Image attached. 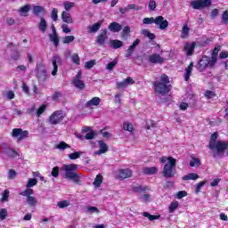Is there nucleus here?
<instances>
[{
    "label": "nucleus",
    "instance_id": "3c124183",
    "mask_svg": "<svg viewBox=\"0 0 228 228\" xmlns=\"http://www.w3.org/2000/svg\"><path fill=\"white\" fill-rule=\"evenodd\" d=\"M156 22V18L151 17V18H144L142 20L143 24H155Z\"/></svg>",
    "mask_w": 228,
    "mask_h": 228
},
{
    "label": "nucleus",
    "instance_id": "603ef678",
    "mask_svg": "<svg viewBox=\"0 0 228 228\" xmlns=\"http://www.w3.org/2000/svg\"><path fill=\"white\" fill-rule=\"evenodd\" d=\"M71 60L76 65H79V63H81V60L79 59V55L77 53H74L71 56Z\"/></svg>",
    "mask_w": 228,
    "mask_h": 228
},
{
    "label": "nucleus",
    "instance_id": "c9c22d12",
    "mask_svg": "<svg viewBox=\"0 0 228 228\" xmlns=\"http://www.w3.org/2000/svg\"><path fill=\"white\" fill-rule=\"evenodd\" d=\"M20 195L22 197H31V195H35V191L31 188H27L25 191L20 192Z\"/></svg>",
    "mask_w": 228,
    "mask_h": 228
},
{
    "label": "nucleus",
    "instance_id": "f03ea898",
    "mask_svg": "<svg viewBox=\"0 0 228 228\" xmlns=\"http://www.w3.org/2000/svg\"><path fill=\"white\" fill-rule=\"evenodd\" d=\"M78 166L77 164L63 165L61 171L64 179L73 181V183H79V175L77 174Z\"/></svg>",
    "mask_w": 228,
    "mask_h": 228
},
{
    "label": "nucleus",
    "instance_id": "0eeeda50",
    "mask_svg": "<svg viewBox=\"0 0 228 228\" xmlns=\"http://www.w3.org/2000/svg\"><path fill=\"white\" fill-rule=\"evenodd\" d=\"M82 76L83 73L79 70L72 81L73 86L78 90H85L86 85L85 82L81 80Z\"/></svg>",
    "mask_w": 228,
    "mask_h": 228
},
{
    "label": "nucleus",
    "instance_id": "412c9836",
    "mask_svg": "<svg viewBox=\"0 0 228 228\" xmlns=\"http://www.w3.org/2000/svg\"><path fill=\"white\" fill-rule=\"evenodd\" d=\"M110 31H112L113 33H118L119 31H122V25L118 22H112L109 25Z\"/></svg>",
    "mask_w": 228,
    "mask_h": 228
},
{
    "label": "nucleus",
    "instance_id": "39448f33",
    "mask_svg": "<svg viewBox=\"0 0 228 228\" xmlns=\"http://www.w3.org/2000/svg\"><path fill=\"white\" fill-rule=\"evenodd\" d=\"M65 111L56 110L50 116L48 122L52 126H58V124H61V122H63V118H65Z\"/></svg>",
    "mask_w": 228,
    "mask_h": 228
},
{
    "label": "nucleus",
    "instance_id": "393cba45",
    "mask_svg": "<svg viewBox=\"0 0 228 228\" xmlns=\"http://www.w3.org/2000/svg\"><path fill=\"white\" fill-rule=\"evenodd\" d=\"M193 70V62H191L187 68H185L184 80L190 81L191 71Z\"/></svg>",
    "mask_w": 228,
    "mask_h": 228
},
{
    "label": "nucleus",
    "instance_id": "4d7b16f0",
    "mask_svg": "<svg viewBox=\"0 0 228 228\" xmlns=\"http://www.w3.org/2000/svg\"><path fill=\"white\" fill-rule=\"evenodd\" d=\"M124 131H128L129 133L133 132V124L131 123H125L123 125Z\"/></svg>",
    "mask_w": 228,
    "mask_h": 228
},
{
    "label": "nucleus",
    "instance_id": "bb28decb",
    "mask_svg": "<svg viewBox=\"0 0 228 228\" xmlns=\"http://www.w3.org/2000/svg\"><path fill=\"white\" fill-rule=\"evenodd\" d=\"M142 172L146 175H154V174H158V167H144L142 169Z\"/></svg>",
    "mask_w": 228,
    "mask_h": 228
},
{
    "label": "nucleus",
    "instance_id": "423d86ee",
    "mask_svg": "<svg viewBox=\"0 0 228 228\" xmlns=\"http://www.w3.org/2000/svg\"><path fill=\"white\" fill-rule=\"evenodd\" d=\"M148 61L152 65H163L165 63V58L159 55V53H153L149 55Z\"/></svg>",
    "mask_w": 228,
    "mask_h": 228
},
{
    "label": "nucleus",
    "instance_id": "a19ab883",
    "mask_svg": "<svg viewBox=\"0 0 228 228\" xmlns=\"http://www.w3.org/2000/svg\"><path fill=\"white\" fill-rule=\"evenodd\" d=\"M37 184H38V181L35 178H30L26 184V188H33V186H37Z\"/></svg>",
    "mask_w": 228,
    "mask_h": 228
},
{
    "label": "nucleus",
    "instance_id": "aec40b11",
    "mask_svg": "<svg viewBox=\"0 0 228 228\" xmlns=\"http://www.w3.org/2000/svg\"><path fill=\"white\" fill-rule=\"evenodd\" d=\"M98 143L100 151H96L95 154H106V152H108V144H106L103 141H99Z\"/></svg>",
    "mask_w": 228,
    "mask_h": 228
},
{
    "label": "nucleus",
    "instance_id": "69168bd1",
    "mask_svg": "<svg viewBox=\"0 0 228 228\" xmlns=\"http://www.w3.org/2000/svg\"><path fill=\"white\" fill-rule=\"evenodd\" d=\"M86 211L89 213H96L97 215L101 212L97 207H89Z\"/></svg>",
    "mask_w": 228,
    "mask_h": 228
},
{
    "label": "nucleus",
    "instance_id": "338daca9",
    "mask_svg": "<svg viewBox=\"0 0 228 228\" xmlns=\"http://www.w3.org/2000/svg\"><path fill=\"white\" fill-rule=\"evenodd\" d=\"M94 65H95V61H89L86 62L85 67L86 69H87V70H90V69H92Z\"/></svg>",
    "mask_w": 228,
    "mask_h": 228
},
{
    "label": "nucleus",
    "instance_id": "37998d69",
    "mask_svg": "<svg viewBox=\"0 0 228 228\" xmlns=\"http://www.w3.org/2000/svg\"><path fill=\"white\" fill-rule=\"evenodd\" d=\"M101 184H102V175H97L96 178L94 182V185L97 186L99 188V186H101Z\"/></svg>",
    "mask_w": 228,
    "mask_h": 228
},
{
    "label": "nucleus",
    "instance_id": "2eb2a0df",
    "mask_svg": "<svg viewBox=\"0 0 228 228\" xmlns=\"http://www.w3.org/2000/svg\"><path fill=\"white\" fill-rule=\"evenodd\" d=\"M106 40H108V30L102 29L100 35L96 37V42L99 45H104Z\"/></svg>",
    "mask_w": 228,
    "mask_h": 228
},
{
    "label": "nucleus",
    "instance_id": "4be33fe9",
    "mask_svg": "<svg viewBox=\"0 0 228 228\" xmlns=\"http://www.w3.org/2000/svg\"><path fill=\"white\" fill-rule=\"evenodd\" d=\"M31 10L30 4H26L19 9V13L20 17H28V12Z\"/></svg>",
    "mask_w": 228,
    "mask_h": 228
},
{
    "label": "nucleus",
    "instance_id": "c03bdc74",
    "mask_svg": "<svg viewBox=\"0 0 228 228\" xmlns=\"http://www.w3.org/2000/svg\"><path fill=\"white\" fill-rule=\"evenodd\" d=\"M11 60H12L13 61H17L19 60H20V52L19 51H15L11 54Z\"/></svg>",
    "mask_w": 228,
    "mask_h": 228
},
{
    "label": "nucleus",
    "instance_id": "9d476101",
    "mask_svg": "<svg viewBox=\"0 0 228 228\" xmlns=\"http://www.w3.org/2000/svg\"><path fill=\"white\" fill-rule=\"evenodd\" d=\"M208 65H209V57L205 55L201 58V60L199 61L196 66V69H198L200 72H204V70L208 69Z\"/></svg>",
    "mask_w": 228,
    "mask_h": 228
},
{
    "label": "nucleus",
    "instance_id": "dca6fc26",
    "mask_svg": "<svg viewBox=\"0 0 228 228\" xmlns=\"http://www.w3.org/2000/svg\"><path fill=\"white\" fill-rule=\"evenodd\" d=\"M37 76L40 81H46L47 80V70H45L44 67L39 66L37 69Z\"/></svg>",
    "mask_w": 228,
    "mask_h": 228
},
{
    "label": "nucleus",
    "instance_id": "f704fd0d",
    "mask_svg": "<svg viewBox=\"0 0 228 228\" xmlns=\"http://www.w3.org/2000/svg\"><path fill=\"white\" fill-rule=\"evenodd\" d=\"M4 154L9 156V158H17V156H19V153H17V151H15V150H12L11 148H6L4 150Z\"/></svg>",
    "mask_w": 228,
    "mask_h": 228
},
{
    "label": "nucleus",
    "instance_id": "8fccbe9b",
    "mask_svg": "<svg viewBox=\"0 0 228 228\" xmlns=\"http://www.w3.org/2000/svg\"><path fill=\"white\" fill-rule=\"evenodd\" d=\"M216 61H217V56L212 55L211 59L209 58V67L211 69H213V67H215V65H216Z\"/></svg>",
    "mask_w": 228,
    "mask_h": 228
},
{
    "label": "nucleus",
    "instance_id": "864d4df0",
    "mask_svg": "<svg viewBox=\"0 0 228 228\" xmlns=\"http://www.w3.org/2000/svg\"><path fill=\"white\" fill-rule=\"evenodd\" d=\"M8 216V210L6 208H2L0 210V220H5Z\"/></svg>",
    "mask_w": 228,
    "mask_h": 228
},
{
    "label": "nucleus",
    "instance_id": "5fc2aeb1",
    "mask_svg": "<svg viewBox=\"0 0 228 228\" xmlns=\"http://www.w3.org/2000/svg\"><path fill=\"white\" fill-rule=\"evenodd\" d=\"M8 197H10V191L4 190L2 193V202H6V200H8Z\"/></svg>",
    "mask_w": 228,
    "mask_h": 228
},
{
    "label": "nucleus",
    "instance_id": "c85d7f7f",
    "mask_svg": "<svg viewBox=\"0 0 228 228\" xmlns=\"http://www.w3.org/2000/svg\"><path fill=\"white\" fill-rule=\"evenodd\" d=\"M38 28L42 33H45V31H47V21H45V18L41 17Z\"/></svg>",
    "mask_w": 228,
    "mask_h": 228
},
{
    "label": "nucleus",
    "instance_id": "6ab92c4d",
    "mask_svg": "<svg viewBox=\"0 0 228 228\" xmlns=\"http://www.w3.org/2000/svg\"><path fill=\"white\" fill-rule=\"evenodd\" d=\"M61 19L63 22H66V24H74V20L72 19L69 12L63 11L61 12Z\"/></svg>",
    "mask_w": 228,
    "mask_h": 228
},
{
    "label": "nucleus",
    "instance_id": "6e6552de",
    "mask_svg": "<svg viewBox=\"0 0 228 228\" xmlns=\"http://www.w3.org/2000/svg\"><path fill=\"white\" fill-rule=\"evenodd\" d=\"M28 134L29 132H28V130L23 131L21 128H14L12 129V136L13 138H18L20 142L21 140H24V138H28Z\"/></svg>",
    "mask_w": 228,
    "mask_h": 228
},
{
    "label": "nucleus",
    "instance_id": "0e129e2a",
    "mask_svg": "<svg viewBox=\"0 0 228 228\" xmlns=\"http://www.w3.org/2000/svg\"><path fill=\"white\" fill-rule=\"evenodd\" d=\"M52 175H53V177H58V175H60V167H54L52 169Z\"/></svg>",
    "mask_w": 228,
    "mask_h": 228
},
{
    "label": "nucleus",
    "instance_id": "49530a36",
    "mask_svg": "<svg viewBox=\"0 0 228 228\" xmlns=\"http://www.w3.org/2000/svg\"><path fill=\"white\" fill-rule=\"evenodd\" d=\"M81 154H83V151H76L71 154H69V159H77L81 157Z\"/></svg>",
    "mask_w": 228,
    "mask_h": 228
},
{
    "label": "nucleus",
    "instance_id": "f3484780",
    "mask_svg": "<svg viewBox=\"0 0 228 228\" xmlns=\"http://www.w3.org/2000/svg\"><path fill=\"white\" fill-rule=\"evenodd\" d=\"M129 85H134V80L131 77H126L122 82L117 83L118 88H127V86H129Z\"/></svg>",
    "mask_w": 228,
    "mask_h": 228
},
{
    "label": "nucleus",
    "instance_id": "e2e57ef3",
    "mask_svg": "<svg viewBox=\"0 0 228 228\" xmlns=\"http://www.w3.org/2000/svg\"><path fill=\"white\" fill-rule=\"evenodd\" d=\"M9 179H15L17 177V172L14 169H10L8 172Z\"/></svg>",
    "mask_w": 228,
    "mask_h": 228
},
{
    "label": "nucleus",
    "instance_id": "a878e982",
    "mask_svg": "<svg viewBox=\"0 0 228 228\" xmlns=\"http://www.w3.org/2000/svg\"><path fill=\"white\" fill-rule=\"evenodd\" d=\"M99 104H101V98L94 97L86 103V107L90 108V106H99Z\"/></svg>",
    "mask_w": 228,
    "mask_h": 228
},
{
    "label": "nucleus",
    "instance_id": "1a4fd4ad",
    "mask_svg": "<svg viewBox=\"0 0 228 228\" xmlns=\"http://www.w3.org/2000/svg\"><path fill=\"white\" fill-rule=\"evenodd\" d=\"M192 8L194 10H202V8H206L211 5V0H198L191 3Z\"/></svg>",
    "mask_w": 228,
    "mask_h": 228
},
{
    "label": "nucleus",
    "instance_id": "ea45409f",
    "mask_svg": "<svg viewBox=\"0 0 228 228\" xmlns=\"http://www.w3.org/2000/svg\"><path fill=\"white\" fill-rule=\"evenodd\" d=\"M69 206H70V201L69 200H62L57 203V208H59L60 209H63L64 208H69Z\"/></svg>",
    "mask_w": 228,
    "mask_h": 228
},
{
    "label": "nucleus",
    "instance_id": "f257e3e1",
    "mask_svg": "<svg viewBox=\"0 0 228 228\" xmlns=\"http://www.w3.org/2000/svg\"><path fill=\"white\" fill-rule=\"evenodd\" d=\"M218 134L214 133L211 134L208 148L213 151V158L224 156V152L228 149V142L225 141H216Z\"/></svg>",
    "mask_w": 228,
    "mask_h": 228
},
{
    "label": "nucleus",
    "instance_id": "13d9d810",
    "mask_svg": "<svg viewBox=\"0 0 228 228\" xmlns=\"http://www.w3.org/2000/svg\"><path fill=\"white\" fill-rule=\"evenodd\" d=\"M140 42H141L140 38H137L136 40H134L133 42V44L128 48L134 51L136 49V47H138V45H140Z\"/></svg>",
    "mask_w": 228,
    "mask_h": 228
},
{
    "label": "nucleus",
    "instance_id": "e433bc0d",
    "mask_svg": "<svg viewBox=\"0 0 228 228\" xmlns=\"http://www.w3.org/2000/svg\"><path fill=\"white\" fill-rule=\"evenodd\" d=\"M142 216H145V218H148V220H159V218L161 217V216H156V215H151L149 212H143Z\"/></svg>",
    "mask_w": 228,
    "mask_h": 228
},
{
    "label": "nucleus",
    "instance_id": "4468645a",
    "mask_svg": "<svg viewBox=\"0 0 228 228\" xmlns=\"http://www.w3.org/2000/svg\"><path fill=\"white\" fill-rule=\"evenodd\" d=\"M195 45H197L196 42L185 43L183 51L186 56H193V53H195Z\"/></svg>",
    "mask_w": 228,
    "mask_h": 228
},
{
    "label": "nucleus",
    "instance_id": "a211bd4d",
    "mask_svg": "<svg viewBox=\"0 0 228 228\" xmlns=\"http://www.w3.org/2000/svg\"><path fill=\"white\" fill-rule=\"evenodd\" d=\"M132 176H133V171L129 168L118 170L119 179H128V177H132Z\"/></svg>",
    "mask_w": 228,
    "mask_h": 228
},
{
    "label": "nucleus",
    "instance_id": "473e14b6",
    "mask_svg": "<svg viewBox=\"0 0 228 228\" xmlns=\"http://www.w3.org/2000/svg\"><path fill=\"white\" fill-rule=\"evenodd\" d=\"M182 179L183 181H197V179H199V175L195 173H191L183 176Z\"/></svg>",
    "mask_w": 228,
    "mask_h": 228
},
{
    "label": "nucleus",
    "instance_id": "ddd939ff",
    "mask_svg": "<svg viewBox=\"0 0 228 228\" xmlns=\"http://www.w3.org/2000/svg\"><path fill=\"white\" fill-rule=\"evenodd\" d=\"M51 61H52V65L53 67V69L52 71V76H56L58 72V65H61V59L60 58V55H53Z\"/></svg>",
    "mask_w": 228,
    "mask_h": 228
},
{
    "label": "nucleus",
    "instance_id": "a18cd8bd",
    "mask_svg": "<svg viewBox=\"0 0 228 228\" xmlns=\"http://www.w3.org/2000/svg\"><path fill=\"white\" fill-rule=\"evenodd\" d=\"M118 63V61L117 60H114L113 61L109 62L106 66L107 70H113V69L117 67Z\"/></svg>",
    "mask_w": 228,
    "mask_h": 228
},
{
    "label": "nucleus",
    "instance_id": "052dcab7",
    "mask_svg": "<svg viewBox=\"0 0 228 228\" xmlns=\"http://www.w3.org/2000/svg\"><path fill=\"white\" fill-rule=\"evenodd\" d=\"M156 1L154 0H151L149 2V4H148V8L150 10V12H154V10H156Z\"/></svg>",
    "mask_w": 228,
    "mask_h": 228
},
{
    "label": "nucleus",
    "instance_id": "c756f323",
    "mask_svg": "<svg viewBox=\"0 0 228 228\" xmlns=\"http://www.w3.org/2000/svg\"><path fill=\"white\" fill-rule=\"evenodd\" d=\"M102 25V21H98L94 23L93 26H89L88 28L89 33H97L98 29H101Z\"/></svg>",
    "mask_w": 228,
    "mask_h": 228
},
{
    "label": "nucleus",
    "instance_id": "5701e85b",
    "mask_svg": "<svg viewBox=\"0 0 228 228\" xmlns=\"http://www.w3.org/2000/svg\"><path fill=\"white\" fill-rule=\"evenodd\" d=\"M33 13L36 15V17H40V13L45 15V9L40 5H35L33 7Z\"/></svg>",
    "mask_w": 228,
    "mask_h": 228
},
{
    "label": "nucleus",
    "instance_id": "79ce46f5",
    "mask_svg": "<svg viewBox=\"0 0 228 228\" xmlns=\"http://www.w3.org/2000/svg\"><path fill=\"white\" fill-rule=\"evenodd\" d=\"M74 40H76V37L74 36H66L65 37H63L62 43L63 44H72V42H74Z\"/></svg>",
    "mask_w": 228,
    "mask_h": 228
},
{
    "label": "nucleus",
    "instance_id": "cd10ccee",
    "mask_svg": "<svg viewBox=\"0 0 228 228\" xmlns=\"http://www.w3.org/2000/svg\"><path fill=\"white\" fill-rule=\"evenodd\" d=\"M200 159L191 156V159L189 162V167L199 168L200 167Z\"/></svg>",
    "mask_w": 228,
    "mask_h": 228
},
{
    "label": "nucleus",
    "instance_id": "20e7f679",
    "mask_svg": "<svg viewBox=\"0 0 228 228\" xmlns=\"http://www.w3.org/2000/svg\"><path fill=\"white\" fill-rule=\"evenodd\" d=\"M177 161L174 158H169V161L164 166L162 170V175L167 177V179H172L175 177V172L174 168H175Z\"/></svg>",
    "mask_w": 228,
    "mask_h": 228
},
{
    "label": "nucleus",
    "instance_id": "9b49d317",
    "mask_svg": "<svg viewBox=\"0 0 228 228\" xmlns=\"http://www.w3.org/2000/svg\"><path fill=\"white\" fill-rule=\"evenodd\" d=\"M130 10H135L136 12H140V10H143V7L142 5H136L134 4H127L126 7H119V12L122 13V15H125V13H127Z\"/></svg>",
    "mask_w": 228,
    "mask_h": 228
},
{
    "label": "nucleus",
    "instance_id": "680f3d73",
    "mask_svg": "<svg viewBox=\"0 0 228 228\" xmlns=\"http://www.w3.org/2000/svg\"><path fill=\"white\" fill-rule=\"evenodd\" d=\"M221 22L223 24H228V11H225L223 13Z\"/></svg>",
    "mask_w": 228,
    "mask_h": 228
},
{
    "label": "nucleus",
    "instance_id": "b1692460",
    "mask_svg": "<svg viewBox=\"0 0 228 228\" xmlns=\"http://www.w3.org/2000/svg\"><path fill=\"white\" fill-rule=\"evenodd\" d=\"M110 45L112 49H120V47L124 46V42L118 39L110 40Z\"/></svg>",
    "mask_w": 228,
    "mask_h": 228
},
{
    "label": "nucleus",
    "instance_id": "de8ad7c7",
    "mask_svg": "<svg viewBox=\"0 0 228 228\" xmlns=\"http://www.w3.org/2000/svg\"><path fill=\"white\" fill-rule=\"evenodd\" d=\"M64 8L66 10V12H69V10L71 8H74V6H76V4L72 3V2H64Z\"/></svg>",
    "mask_w": 228,
    "mask_h": 228
},
{
    "label": "nucleus",
    "instance_id": "58836bf2",
    "mask_svg": "<svg viewBox=\"0 0 228 228\" xmlns=\"http://www.w3.org/2000/svg\"><path fill=\"white\" fill-rule=\"evenodd\" d=\"M179 208V202L178 201H172L168 207V212L169 213H174L175 209Z\"/></svg>",
    "mask_w": 228,
    "mask_h": 228
},
{
    "label": "nucleus",
    "instance_id": "bf43d9fd",
    "mask_svg": "<svg viewBox=\"0 0 228 228\" xmlns=\"http://www.w3.org/2000/svg\"><path fill=\"white\" fill-rule=\"evenodd\" d=\"M208 183L207 181H201L200 183L196 184V193L200 192V190H202L203 186Z\"/></svg>",
    "mask_w": 228,
    "mask_h": 228
},
{
    "label": "nucleus",
    "instance_id": "72a5a7b5",
    "mask_svg": "<svg viewBox=\"0 0 228 228\" xmlns=\"http://www.w3.org/2000/svg\"><path fill=\"white\" fill-rule=\"evenodd\" d=\"M26 204H28V206H30V208H35V206H37V204H38V201H37V198L30 196V197L27 198Z\"/></svg>",
    "mask_w": 228,
    "mask_h": 228
},
{
    "label": "nucleus",
    "instance_id": "09e8293b",
    "mask_svg": "<svg viewBox=\"0 0 228 228\" xmlns=\"http://www.w3.org/2000/svg\"><path fill=\"white\" fill-rule=\"evenodd\" d=\"M130 33H131V28L129 26H126L123 28L121 36L123 38H126V37H127V35H129Z\"/></svg>",
    "mask_w": 228,
    "mask_h": 228
},
{
    "label": "nucleus",
    "instance_id": "774afa93",
    "mask_svg": "<svg viewBox=\"0 0 228 228\" xmlns=\"http://www.w3.org/2000/svg\"><path fill=\"white\" fill-rule=\"evenodd\" d=\"M44 111H45V105H42L38 108V110H37V117H40V115H42Z\"/></svg>",
    "mask_w": 228,
    "mask_h": 228
},
{
    "label": "nucleus",
    "instance_id": "7c9ffc66",
    "mask_svg": "<svg viewBox=\"0 0 228 228\" xmlns=\"http://www.w3.org/2000/svg\"><path fill=\"white\" fill-rule=\"evenodd\" d=\"M189 36H190V27H188V23H185V24H183V26L182 28L181 37L182 38H188Z\"/></svg>",
    "mask_w": 228,
    "mask_h": 228
},
{
    "label": "nucleus",
    "instance_id": "f8f14e48",
    "mask_svg": "<svg viewBox=\"0 0 228 228\" xmlns=\"http://www.w3.org/2000/svg\"><path fill=\"white\" fill-rule=\"evenodd\" d=\"M155 24L158 26L159 29H167L168 28V20H165L163 16H157L155 18Z\"/></svg>",
    "mask_w": 228,
    "mask_h": 228
},
{
    "label": "nucleus",
    "instance_id": "2f4dec72",
    "mask_svg": "<svg viewBox=\"0 0 228 228\" xmlns=\"http://www.w3.org/2000/svg\"><path fill=\"white\" fill-rule=\"evenodd\" d=\"M49 38L55 47L60 45V38L58 37V34H49Z\"/></svg>",
    "mask_w": 228,
    "mask_h": 228
},
{
    "label": "nucleus",
    "instance_id": "4c0bfd02",
    "mask_svg": "<svg viewBox=\"0 0 228 228\" xmlns=\"http://www.w3.org/2000/svg\"><path fill=\"white\" fill-rule=\"evenodd\" d=\"M56 149L59 151H65V149H70V145L62 141L56 145Z\"/></svg>",
    "mask_w": 228,
    "mask_h": 228
},
{
    "label": "nucleus",
    "instance_id": "6e6d98bb",
    "mask_svg": "<svg viewBox=\"0 0 228 228\" xmlns=\"http://www.w3.org/2000/svg\"><path fill=\"white\" fill-rule=\"evenodd\" d=\"M51 17H52V20H53V22H56V20H58V9L53 8L52 10Z\"/></svg>",
    "mask_w": 228,
    "mask_h": 228
},
{
    "label": "nucleus",
    "instance_id": "7ed1b4c3",
    "mask_svg": "<svg viewBox=\"0 0 228 228\" xmlns=\"http://www.w3.org/2000/svg\"><path fill=\"white\" fill-rule=\"evenodd\" d=\"M168 83L170 80L168 76L163 74L159 80H156L153 82V86L156 94H159L160 95H167L170 92V87L168 86Z\"/></svg>",
    "mask_w": 228,
    "mask_h": 228
}]
</instances>
